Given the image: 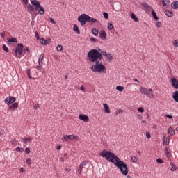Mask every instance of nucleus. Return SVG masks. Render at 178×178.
<instances>
[{
	"label": "nucleus",
	"mask_w": 178,
	"mask_h": 178,
	"mask_svg": "<svg viewBox=\"0 0 178 178\" xmlns=\"http://www.w3.org/2000/svg\"><path fill=\"white\" fill-rule=\"evenodd\" d=\"M31 2L32 5L29 3L27 6V12L29 13H33L35 10H38L39 15H44L45 13V9L41 6L38 0H33Z\"/></svg>",
	"instance_id": "1"
},
{
	"label": "nucleus",
	"mask_w": 178,
	"mask_h": 178,
	"mask_svg": "<svg viewBox=\"0 0 178 178\" xmlns=\"http://www.w3.org/2000/svg\"><path fill=\"white\" fill-rule=\"evenodd\" d=\"M99 155L102 158H106L108 162H111V163H114V165H115V163H117L118 161L120 159V158L116 156L115 153H112L108 150L102 151Z\"/></svg>",
	"instance_id": "2"
},
{
	"label": "nucleus",
	"mask_w": 178,
	"mask_h": 178,
	"mask_svg": "<svg viewBox=\"0 0 178 178\" xmlns=\"http://www.w3.org/2000/svg\"><path fill=\"white\" fill-rule=\"evenodd\" d=\"M88 58L90 62H95V63H97V62H99V60L104 59V57L102 56V53H99L98 50L93 49L88 53Z\"/></svg>",
	"instance_id": "3"
},
{
	"label": "nucleus",
	"mask_w": 178,
	"mask_h": 178,
	"mask_svg": "<svg viewBox=\"0 0 178 178\" xmlns=\"http://www.w3.org/2000/svg\"><path fill=\"white\" fill-rule=\"evenodd\" d=\"M115 165L118 169H120L121 173L124 175V176H127V175H129V168L127 167V164L124 163L120 159L115 163Z\"/></svg>",
	"instance_id": "4"
},
{
	"label": "nucleus",
	"mask_w": 178,
	"mask_h": 178,
	"mask_svg": "<svg viewBox=\"0 0 178 178\" xmlns=\"http://www.w3.org/2000/svg\"><path fill=\"white\" fill-rule=\"evenodd\" d=\"M91 70L95 73H106V67L99 61H97L95 65L91 67Z\"/></svg>",
	"instance_id": "5"
},
{
	"label": "nucleus",
	"mask_w": 178,
	"mask_h": 178,
	"mask_svg": "<svg viewBox=\"0 0 178 178\" xmlns=\"http://www.w3.org/2000/svg\"><path fill=\"white\" fill-rule=\"evenodd\" d=\"M90 20V15L87 14H82L78 17V22H79L81 26H84L86 23H88Z\"/></svg>",
	"instance_id": "6"
},
{
	"label": "nucleus",
	"mask_w": 178,
	"mask_h": 178,
	"mask_svg": "<svg viewBox=\"0 0 178 178\" xmlns=\"http://www.w3.org/2000/svg\"><path fill=\"white\" fill-rule=\"evenodd\" d=\"M152 92V89H149V90L146 88H140V92L142 94H145V95H147L149 97V98H154V95L151 93Z\"/></svg>",
	"instance_id": "7"
},
{
	"label": "nucleus",
	"mask_w": 178,
	"mask_h": 178,
	"mask_svg": "<svg viewBox=\"0 0 178 178\" xmlns=\"http://www.w3.org/2000/svg\"><path fill=\"white\" fill-rule=\"evenodd\" d=\"M24 49V46L22 43L17 44V47L15 49V54L17 56L19 55H22L23 54V51Z\"/></svg>",
	"instance_id": "8"
},
{
	"label": "nucleus",
	"mask_w": 178,
	"mask_h": 178,
	"mask_svg": "<svg viewBox=\"0 0 178 178\" xmlns=\"http://www.w3.org/2000/svg\"><path fill=\"white\" fill-rule=\"evenodd\" d=\"M15 101H16V97L8 96L5 99L4 102L5 104H6V105L9 106V105H12L13 102H15Z\"/></svg>",
	"instance_id": "9"
},
{
	"label": "nucleus",
	"mask_w": 178,
	"mask_h": 178,
	"mask_svg": "<svg viewBox=\"0 0 178 178\" xmlns=\"http://www.w3.org/2000/svg\"><path fill=\"white\" fill-rule=\"evenodd\" d=\"M63 141H68V140H79L77 136L73 135H65L62 138Z\"/></svg>",
	"instance_id": "10"
},
{
	"label": "nucleus",
	"mask_w": 178,
	"mask_h": 178,
	"mask_svg": "<svg viewBox=\"0 0 178 178\" xmlns=\"http://www.w3.org/2000/svg\"><path fill=\"white\" fill-rule=\"evenodd\" d=\"M171 85L173 88L178 90V80L176 78L174 77L171 79Z\"/></svg>",
	"instance_id": "11"
},
{
	"label": "nucleus",
	"mask_w": 178,
	"mask_h": 178,
	"mask_svg": "<svg viewBox=\"0 0 178 178\" xmlns=\"http://www.w3.org/2000/svg\"><path fill=\"white\" fill-rule=\"evenodd\" d=\"M79 119H80V120H82L83 122H88V120H90V118L84 114H80L79 116Z\"/></svg>",
	"instance_id": "12"
},
{
	"label": "nucleus",
	"mask_w": 178,
	"mask_h": 178,
	"mask_svg": "<svg viewBox=\"0 0 178 178\" xmlns=\"http://www.w3.org/2000/svg\"><path fill=\"white\" fill-rule=\"evenodd\" d=\"M40 42L42 45H48L49 42H51V38H48L47 40L44 39V38H40Z\"/></svg>",
	"instance_id": "13"
},
{
	"label": "nucleus",
	"mask_w": 178,
	"mask_h": 178,
	"mask_svg": "<svg viewBox=\"0 0 178 178\" xmlns=\"http://www.w3.org/2000/svg\"><path fill=\"white\" fill-rule=\"evenodd\" d=\"M142 6L145 8V10H146V12H150V10H152L153 9L151 6L147 4L146 3H143Z\"/></svg>",
	"instance_id": "14"
},
{
	"label": "nucleus",
	"mask_w": 178,
	"mask_h": 178,
	"mask_svg": "<svg viewBox=\"0 0 178 178\" xmlns=\"http://www.w3.org/2000/svg\"><path fill=\"white\" fill-rule=\"evenodd\" d=\"M101 40H106V32L104 30L101 31L99 33Z\"/></svg>",
	"instance_id": "15"
},
{
	"label": "nucleus",
	"mask_w": 178,
	"mask_h": 178,
	"mask_svg": "<svg viewBox=\"0 0 178 178\" xmlns=\"http://www.w3.org/2000/svg\"><path fill=\"white\" fill-rule=\"evenodd\" d=\"M17 106H19V104L17 103H13L11 106H9L8 108V111H15V109H16V108H17Z\"/></svg>",
	"instance_id": "16"
},
{
	"label": "nucleus",
	"mask_w": 178,
	"mask_h": 178,
	"mask_svg": "<svg viewBox=\"0 0 178 178\" xmlns=\"http://www.w3.org/2000/svg\"><path fill=\"white\" fill-rule=\"evenodd\" d=\"M88 23H91V24H94L95 23H99V21L89 16V20L88 21Z\"/></svg>",
	"instance_id": "17"
},
{
	"label": "nucleus",
	"mask_w": 178,
	"mask_h": 178,
	"mask_svg": "<svg viewBox=\"0 0 178 178\" xmlns=\"http://www.w3.org/2000/svg\"><path fill=\"white\" fill-rule=\"evenodd\" d=\"M172 98L174 101H175V102L178 103V90H176L175 92H174L172 95Z\"/></svg>",
	"instance_id": "18"
},
{
	"label": "nucleus",
	"mask_w": 178,
	"mask_h": 178,
	"mask_svg": "<svg viewBox=\"0 0 178 178\" xmlns=\"http://www.w3.org/2000/svg\"><path fill=\"white\" fill-rule=\"evenodd\" d=\"M42 60H44V54H42L38 59V64L40 65V66H42V65L44 64V63H42Z\"/></svg>",
	"instance_id": "19"
},
{
	"label": "nucleus",
	"mask_w": 178,
	"mask_h": 178,
	"mask_svg": "<svg viewBox=\"0 0 178 178\" xmlns=\"http://www.w3.org/2000/svg\"><path fill=\"white\" fill-rule=\"evenodd\" d=\"M170 165L171 166V172H176L177 169V166H176V165H175V163H173L172 162L170 163Z\"/></svg>",
	"instance_id": "20"
},
{
	"label": "nucleus",
	"mask_w": 178,
	"mask_h": 178,
	"mask_svg": "<svg viewBox=\"0 0 178 178\" xmlns=\"http://www.w3.org/2000/svg\"><path fill=\"white\" fill-rule=\"evenodd\" d=\"M104 108V111L106 113H111V111L109 110V106L106 104H103Z\"/></svg>",
	"instance_id": "21"
},
{
	"label": "nucleus",
	"mask_w": 178,
	"mask_h": 178,
	"mask_svg": "<svg viewBox=\"0 0 178 178\" xmlns=\"http://www.w3.org/2000/svg\"><path fill=\"white\" fill-rule=\"evenodd\" d=\"M152 16L156 22H158V20H159V17H158V15H156V13L154 10L152 11Z\"/></svg>",
	"instance_id": "22"
},
{
	"label": "nucleus",
	"mask_w": 178,
	"mask_h": 178,
	"mask_svg": "<svg viewBox=\"0 0 178 178\" xmlns=\"http://www.w3.org/2000/svg\"><path fill=\"white\" fill-rule=\"evenodd\" d=\"M131 17L134 19V22H138V17L134 13H131Z\"/></svg>",
	"instance_id": "23"
},
{
	"label": "nucleus",
	"mask_w": 178,
	"mask_h": 178,
	"mask_svg": "<svg viewBox=\"0 0 178 178\" xmlns=\"http://www.w3.org/2000/svg\"><path fill=\"white\" fill-rule=\"evenodd\" d=\"M171 8H172V9H178V1H173L171 3Z\"/></svg>",
	"instance_id": "24"
},
{
	"label": "nucleus",
	"mask_w": 178,
	"mask_h": 178,
	"mask_svg": "<svg viewBox=\"0 0 178 178\" xmlns=\"http://www.w3.org/2000/svg\"><path fill=\"white\" fill-rule=\"evenodd\" d=\"M169 141H170L169 138H166V136L165 135L163 136V142L164 144L165 143V145H169Z\"/></svg>",
	"instance_id": "25"
},
{
	"label": "nucleus",
	"mask_w": 178,
	"mask_h": 178,
	"mask_svg": "<svg viewBox=\"0 0 178 178\" xmlns=\"http://www.w3.org/2000/svg\"><path fill=\"white\" fill-rule=\"evenodd\" d=\"M112 59H113V57L112 56V54H108L106 56V60H107L108 62H111V60H112Z\"/></svg>",
	"instance_id": "26"
},
{
	"label": "nucleus",
	"mask_w": 178,
	"mask_h": 178,
	"mask_svg": "<svg viewBox=\"0 0 178 178\" xmlns=\"http://www.w3.org/2000/svg\"><path fill=\"white\" fill-rule=\"evenodd\" d=\"M162 4L163 6H169L170 1L169 0H161Z\"/></svg>",
	"instance_id": "27"
},
{
	"label": "nucleus",
	"mask_w": 178,
	"mask_h": 178,
	"mask_svg": "<svg viewBox=\"0 0 178 178\" xmlns=\"http://www.w3.org/2000/svg\"><path fill=\"white\" fill-rule=\"evenodd\" d=\"M73 30L75 31V33L80 34V29H79V26L77 25H74Z\"/></svg>",
	"instance_id": "28"
},
{
	"label": "nucleus",
	"mask_w": 178,
	"mask_h": 178,
	"mask_svg": "<svg viewBox=\"0 0 178 178\" xmlns=\"http://www.w3.org/2000/svg\"><path fill=\"white\" fill-rule=\"evenodd\" d=\"M7 41H8V42L16 43V42H17V39H16V38H11L7 39Z\"/></svg>",
	"instance_id": "29"
},
{
	"label": "nucleus",
	"mask_w": 178,
	"mask_h": 178,
	"mask_svg": "<svg viewBox=\"0 0 178 178\" xmlns=\"http://www.w3.org/2000/svg\"><path fill=\"white\" fill-rule=\"evenodd\" d=\"M165 15L168 17H172L173 16V13L172 11H169L168 10H165Z\"/></svg>",
	"instance_id": "30"
},
{
	"label": "nucleus",
	"mask_w": 178,
	"mask_h": 178,
	"mask_svg": "<svg viewBox=\"0 0 178 178\" xmlns=\"http://www.w3.org/2000/svg\"><path fill=\"white\" fill-rule=\"evenodd\" d=\"M92 32L94 35H98V33H99V31H98V29H97V28H93L92 29Z\"/></svg>",
	"instance_id": "31"
},
{
	"label": "nucleus",
	"mask_w": 178,
	"mask_h": 178,
	"mask_svg": "<svg viewBox=\"0 0 178 178\" xmlns=\"http://www.w3.org/2000/svg\"><path fill=\"white\" fill-rule=\"evenodd\" d=\"M116 90L118 91H120V92H122V91H123V90H124V88L122 86H116Z\"/></svg>",
	"instance_id": "32"
},
{
	"label": "nucleus",
	"mask_w": 178,
	"mask_h": 178,
	"mask_svg": "<svg viewBox=\"0 0 178 178\" xmlns=\"http://www.w3.org/2000/svg\"><path fill=\"white\" fill-rule=\"evenodd\" d=\"M137 161H138V159L137 158V156H131V161H132L134 163H135V162H137Z\"/></svg>",
	"instance_id": "33"
},
{
	"label": "nucleus",
	"mask_w": 178,
	"mask_h": 178,
	"mask_svg": "<svg viewBox=\"0 0 178 178\" xmlns=\"http://www.w3.org/2000/svg\"><path fill=\"white\" fill-rule=\"evenodd\" d=\"M31 138H26L25 139L23 140L24 144L27 145L28 143H30V141H31Z\"/></svg>",
	"instance_id": "34"
},
{
	"label": "nucleus",
	"mask_w": 178,
	"mask_h": 178,
	"mask_svg": "<svg viewBox=\"0 0 178 178\" xmlns=\"http://www.w3.org/2000/svg\"><path fill=\"white\" fill-rule=\"evenodd\" d=\"M107 29L108 30H112V29H113V24L108 23L107 25Z\"/></svg>",
	"instance_id": "35"
},
{
	"label": "nucleus",
	"mask_w": 178,
	"mask_h": 178,
	"mask_svg": "<svg viewBox=\"0 0 178 178\" xmlns=\"http://www.w3.org/2000/svg\"><path fill=\"white\" fill-rule=\"evenodd\" d=\"M57 51L58 52H60V51H62V49H63V47L61 44H58L57 46Z\"/></svg>",
	"instance_id": "36"
},
{
	"label": "nucleus",
	"mask_w": 178,
	"mask_h": 178,
	"mask_svg": "<svg viewBox=\"0 0 178 178\" xmlns=\"http://www.w3.org/2000/svg\"><path fill=\"white\" fill-rule=\"evenodd\" d=\"M15 151H17V152H23L24 149H23V148H22V147H17L15 148Z\"/></svg>",
	"instance_id": "37"
},
{
	"label": "nucleus",
	"mask_w": 178,
	"mask_h": 178,
	"mask_svg": "<svg viewBox=\"0 0 178 178\" xmlns=\"http://www.w3.org/2000/svg\"><path fill=\"white\" fill-rule=\"evenodd\" d=\"M103 16L104 17V19H106L107 20V19H109V14H108V13L106 12H104L103 13Z\"/></svg>",
	"instance_id": "38"
},
{
	"label": "nucleus",
	"mask_w": 178,
	"mask_h": 178,
	"mask_svg": "<svg viewBox=\"0 0 178 178\" xmlns=\"http://www.w3.org/2000/svg\"><path fill=\"white\" fill-rule=\"evenodd\" d=\"M87 163H88V162L87 161H84L83 162H82L80 164L81 168H84V166H86V165H87Z\"/></svg>",
	"instance_id": "39"
},
{
	"label": "nucleus",
	"mask_w": 178,
	"mask_h": 178,
	"mask_svg": "<svg viewBox=\"0 0 178 178\" xmlns=\"http://www.w3.org/2000/svg\"><path fill=\"white\" fill-rule=\"evenodd\" d=\"M3 49L5 52H9V49L6 46V44H3Z\"/></svg>",
	"instance_id": "40"
},
{
	"label": "nucleus",
	"mask_w": 178,
	"mask_h": 178,
	"mask_svg": "<svg viewBox=\"0 0 178 178\" xmlns=\"http://www.w3.org/2000/svg\"><path fill=\"white\" fill-rule=\"evenodd\" d=\"M31 70H30V69H28L27 71H26V73H27L28 76L29 77V79H31Z\"/></svg>",
	"instance_id": "41"
},
{
	"label": "nucleus",
	"mask_w": 178,
	"mask_h": 178,
	"mask_svg": "<svg viewBox=\"0 0 178 178\" xmlns=\"http://www.w3.org/2000/svg\"><path fill=\"white\" fill-rule=\"evenodd\" d=\"M42 65H37L36 67H35V69H37L38 70H40V72H42Z\"/></svg>",
	"instance_id": "42"
},
{
	"label": "nucleus",
	"mask_w": 178,
	"mask_h": 178,
	"mask_svg": "<svg viewBox=\"0 0 178 178\" xmlns=\"http://www.w3.org/2000/svg\"><path fill=\"white\" fill-rule=\"evenodd\" d=\"M81 172H83V167H81V165H80L79 168L78 169L79 175H81Z\"/></svg>",
	"instance_id": "43"
},
{
	"label": "nucleus",
	"mask_w": 178,
	"mask_h": 178,
	"mask_svg": "<svg viewBox=\"0 0 178 178\" xmlns=\"http://www.w3.org/2000/svg\"><path fill=\"white\" fill-rule=\"evenodd\" d=\"M156 162L157 163H163V160H162L161 158H159L156 159Z\"/></svg>",
	"instance_id": "44"
},
{
	"label": "nucleus",
	"mask_w": 178,
	"mask_h": 178,
	"mask_svg": "<svg viewBox=\"0 0 178 178\" xmlns=\"http://www.w3.org/2000/svg\"><path fill=\"white\" fill-rule=\"evenodd\" d=\"M138 112L143 113V112H144V108L143 107L138 108Z\"/></svg>",
	"instance_id": "45"
},
{
	"label": "nucleus",
	"mask_w": 178,
	"mask_h": 178,
	"mask_svg": "<svg viewBox=\"0 0 178 178\" xmlns=\"http://www.w3.org/2000/svg\"><path fill=\"white\" fill-rule=\"evenodd\" d=\"M173 45H174V47L177 48V47H178V41L177 40H174L173 41Z\"/></svg>",
	"instance_id": "46"
},
{
	"label": "nucleus",
	"mask_w": 178,
	"mask_h": 178,
	"mask_svg": "<svg viewBox=\"0 0 178 178\" xmlns=\"http://www.w3.org/2000/svg\"><path fill=\"white\" fill-rule=\"evenodd\" d=\"M172 131H173V129L172 128V127H170L168 129V134H170Z\"/></svg>",
	"instance_id": "47"
},
{
	"label": "nucleus",
	"mask_w": 178,
	"mask_h": 178,
	"mask_svg": "<svg viewBox=\"0 0 178 178\" xmlns=\"http://www.w3.org/2000/svg\"><path fill=\"white\" fill-rule=\"evenodd\" d=\"M167 158H170L172 156V154H170V153L169 152H165Z\"/></svg>",
	"instance_id": "48"
},
{
	"label": "nucleus",
	"mask_w": 178,
	"mask_h": 178,
	"mask_svg": "<svg viewBox=\"0 0 178 178\" xmlns=\"http://www.w3.org/2000/svg\"><path fill=\"white\" fill-rule=\"evenodd\" d=\"M26 163L27 165H31V159H30V158L26 159Z\"/></svg>",
	"instance_id": "49"
},
{
	"label": "nucleus",
	"mask_w": 178,
	"mask_h": 178,
	"mask_svg": "<svg viewBox=\"0 0 178 178\" xmlns=\"http://www.w3.org/2000/svg\"><path fill=\"white\" fill-rule=\"evenodd\" d=\"M90 40L93 42H97V38L92 37L90 38Z\"/></svg>",
	"instance_id": "50"
},
{
	"label": "nucleus",
	"mask_w": 178,
	"mask_h": 178,
	"mask_svg": "<svg viewBox=\"0 0 178 178\" xmlns=\"http://www.w3.org/2000/svg\"><path fill=\"white\" fill-rule=\"evenodd\" d=\"M146 137L148 139L151 138V134H149V132H146Z\"/></svg>",
	"instance_id": "51"
},
{
	"label": "nucleus",
	"mask_w": 178,
	"mask_h": 178,
	"mask_svg": "<svg viewBox=\"0 0 178 178\" xmlns=\"http://www.w3.org/2000/svg\"><path fill=\"white\" fill-rule=\"evenodd\" d=\"M165 116V118H168V119H173V116H172L169 114H166Z\"/></svg>",
	"instance_id": "52"
},
{
	"label": "nucleus",
	"mask_w": 178,
	"mask_h": 178,
	"mask_svg": "<svg viewBox=\"0 0 178 178\" xmlns=\"http://www.w3.org/2000/svg\"><path fill=\"white\" fill-rule=\"evenodd\" d=\"M161 25H162V24L161 23V22H157L156 23V27H161Z\"/></svg>",
	"instance_id": "53"
},
{
	"label": "nucleus",
	"mask_w": 178,
	"mask_h": 178,
	"mask_svg": "<svg viewBox=\"0 0 178 178\" xmlns=\"http://www.w3.org/2000/svg\"><path fill=\"white\" fill-rule=\"evenodd\" d=\"M35 38L36 40H40V35H38V32H35Z\"/></svg>",
	"instance_id": "54"
},
{
	"label": "nucleus",
	"mask_w": 178,
	"mask_h": 178,
	"mask_svg": "<svg viewBox=\"0 0 178 178\" xmlns=\"http://www.w3.org/2000/svg\"><path fill=\"white\" fill-rule=\"evenodd\" d=\"M102 55H103V56H106V55H108V53H106V51H102Z\"/></svg>",
	"instance_id": "55"
},
{
	"label": "nucleus",
	"mask_w": 178,
	"mask_h": 178,
	"mask_svg": "<svg viewBox=\"0 0 178 178\" xmlns=\"http://www.w3.org/2000/svg\"><path fill=\"white\" fill-rule=\"evenodd\" d=\"M25 152H26V154H30V149H29V147H26L25 149Z\"/></svg>",
	"instance_id": "56"
},
{
	"label": "nucleus",
	"mask_w": 178,
	"mask_h": 178,
	"mask_svg": "<svg viewBox=\"0 0 178 178\" xmlns=\"http://www.w3.org/2000/svg\"><path fill=\"white\" fill-rule=\"evenodd\" d=\"M38 108H40V105H38V104H35L33 106V109H38Z\"/></svg>",
	"instance_id": "57"
},
{
	"label": "nucleus",
	"mask_w": 178,
	"mask_h": 178,
	"mask_svg": "<svg viewBox=\"0 0 178 178\" xmlns=\"http://www.w3.org/2000/svg\"><path fill=\"white\" fill-rule=\"evenodd\" d=\"M24 50L26 51L28 54H30V49H29V47L24 48Z\"/></svg>",
	"instance_id": "58"
},
{
	"label": "nucleus",
	"mask_w": 178,
	"mask_h": 178,
	"mask_svg": "<svg viewBox=\"0 0 178 178\" xmlns=\"http://www.w3.org/2000/svg\"><path fill=\"white\" fill-rule=\"evenodd\" d=\"M50 22H51V23H52V24H56L55 20H54L52 18H50Z\"/></svg>",
	"instance_id": "59"
},
{
	"label": "nucleus",
	"mask_w": 178,
	"mask_h": 178,
	"mask_svg": "<svg viewBox=\"0 0 178 178\" xmlns=\"http://www.w3.org/2000/svg\"><path fill=\"white\" fill-rule=\"evenodd\" d=\"M175 130H172V131H171V133H170V136H175Z\"/></svg>",
	"instance_id": "60"
},
{
	"label": "nucleus",
	"mask_w": 178,
	"mask_h": 178,
	"mask_svg": "<svg viewBox=\"0 0 178 178\" xmlns=\"http://www.w3.org/2000/svg\"><path fill=\"white\" fill-rule=\"evenodd\" d=\"M20 172H21V173H24V172H25L24 168H21Z\"/></svg>",
	"instance_id": "61"
},
{
	"label": "nucleus",
	"mask_w": 178,
	"mask_h": 178,
	"mask_svg": "<svg viewBox=\"0 0 178 178\" xmlns=\"http://www.w3.org/2000/svg\"><path fill=\"white\" fill-rule=\"evenodd\" d=\"M23 3L27 5V3H29V0H23Z\"/></svg>",
	"instance_id": "62"
},
{
	"label": "nucleus",
	"mask_w": 178,
	"mask_h": 178,
	"mask_svg": "<svg viewBox=\"0 0 178 178\" xmlns=\"http://www.w3.org/2000/svg\"><path fill=\"white\" fill-rule=\"evenodd\" d=\"M169 152V147H165L164 152Z\"/></svg>",
	"instance_id": "63"
},
{
	"label": "nucleus",
	"mask_w": 178,
	"mask_h": 178,
	"mask_svg": "<svg viewBox=\"0 0 178 178\" xmlns=\"http://www.w3.org/2000/svg\"><path fill=\"white\" fill-rule=\"evenodd\" d=\"M61 149H62V146H60V145L57 146V149L58 150Z\"/></svg>",
	"instance_id": "64"
}]
</instances>
